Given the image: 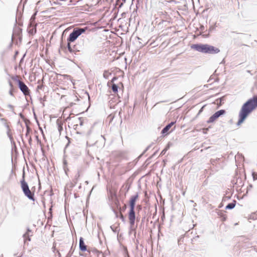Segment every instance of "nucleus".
I'll return each mask as SVG.
<instances>
[{
	"label": "nucleus",
	"mask_w": 257,
	"mask_h": 257,
	"mask_svg": "<svg viewBox=\"0 0 257 257\" xmlns=\"http://www.w3.org/2000/svg\"><path fill=\"white\" fill-rule=\"evenodd\" d=\"M135 208H130L128 212V219L131 226H133L135 223L136 214L135 211Z\"/></svg>",
	"instance_id": "obj_8"
},
{
	"label": "nucleus",
	"mask_w": 257,
	"mask_h": 257,
	"mask_svg": "<svg viewBox=\"0 0 257 257\" xmlns=\"http://www.w3.org/2000/svg\"><path fill=\"white\" fill-rule=\"evenodd\" d=\"M32 230L29 228H28L27 230V232L25 233H24L23 235V237L24 238V241L25 243H26L27 240H28V241L31 240L30 236L32 235Z\"/></svg>",
	"instance_id": "obj_12"
},
{
	"label": "nucleus",
	"mask_w": 257,
	"mask_h": 257,
	"mask_svg": "<svg viewBox=\"0 0 257 257\" xmlns=\"http://www.w3.org/2000/svg\"><path fill=\"white\" fill-rule=\"evenodd\" d=\"M137 208L141 209V205H138L137 206Z\"/></svg>",
	"instance_id": "obj_45"
},
{
	"label": "nucleus",
	"mask_w": 257,
	"mask_h": 257,
	"mask_svg": "<svg viewBox=\"0 0 257 257\" xmlns=\"http://www.w3.org/2000/svg\"><path fill=\"white\" fill-rule=\"evenodd\" d=\"M87 28H75L72 32L69 34L68 37L67 39V42H74L77 38L80 36L82 34L84 33Z\"/></svg>",
	"instance_id": "obj_4"
},
{
	"label": "nucleus",
	"mask_w": 257,
	"mask_h": 257,
	"mask_svg": "<svg viewBox=\"0 0 257 257\" xmlns=\"http://www.w3.org/2000/svg\"><path fill=\"white\" fill-rule=\"evenodd\" d=\"M120 218L121 219V220L122 221H125V218H124V216L122 214L120 215Z\"/></svg>",
	"instance_id": "obj_37"
},
{
	"label": "nucleus",
	"mask_w": 257,
	"mask_h": 257,
	"mask_svg": "<svg viewBox=\"0 0 257 257\" xmlns=\"http://www.w3.org/2000/svg\"><path fill=\"white\" fill-rule=\"evenodd\" d=\"M20 115L21 117H23V115L21 113H20Z\"/></svg>",
	"instance_id": "obj_46"
},
{
	"label": "nucleus",
	"mask_w": 257,
	"mask_h": 257,
	"mask_svg": "<svg viewBox=\"0 0 257 257\" xmlns=\"http://www.w3.org/2000/svg\"><path fill=\"white\" fill-rule=\"evenodd\" d=\"M29 26H30V27H32L31 24H29Z\"/></svg>",
	"instance_id": "obj_60"
},
{
	"label": "nucleus",
	"mask_w": 257,
	"mask_h": 257,
	"mask_svg": "<svg viewBox=\"0 0 257 257\" xmlns=\"http://www.w3.org/2000/svg\"><path fill=\"white\" fill-rule=\"evenodd\" d=\"M87 96H88V97L89 98V96L88 93H87Z\"/></svg>",
	"instance_id": "obj_54"
},
{
	"label": "nucleus",
	"mask_w": 257,
	"mask_h": 257,
	"mask_svg": "<svg viewBox=\"0 0 257 257\" xmlns=\"http://www.w3.org/2000/svg\"><path fill=\"white\" fill-rule=\"evenodd\" d=\"M21 187L24 195L30 200L34 201V193L32 192L29 189L28 183L25 180V173H23L22 179L20 181Z\"/></svg>",
	"instance_id": "obj_3"
},
{
	"label": "nucleus",
	"mask_w": 257,
	"mask_h": 257,
	"mask_svg": "<svg viewBox=\"0 0 257 257\" xmlns=\"http://www.w3.org/2000/svg\"><path fill=\"white\" fill-rule=\"evenodd\" d=\"M110 228L111 230L114 232V233H116L118 231L117 227H113V226H111Z\"/></svg>",
	"instance_id": "obj_27"
},
{
	"label": "nucleus",
	"mask_w": 257,
	"mask_h": 257,
	"mask_svg": "<svg viewBox=\"0 0 257 257\" xmlns=\"http://www.w3.org/2000/svg\"><path fill=\"white\" fill-rule=\"evenodd\" d=\"M226 111L224 109H220L215 112L212 114L207 121V123H211L214 122L217 118H218L221 115L224 114Z\"/></svg>",
	"instance_id": "obj_7"
},
{
	"label": "nucleus",
	"mask_w": 257,
	"mask_h": 257,
	"mask_svg": "<svg viewBox=\"0 0 257 257\" xmlns=\"http://www.w3.org/2000/svg\"><path fill=\"white\" fill-rule=\"evenodd\" d=\"M169 148V146H167L165 149H164L162 151V152H161V155H164V154L166 153V152L167 150L168 149V148Z\"/></svg>",
	"instance_id": "obj_31"
},
{
	"label": "nucleus",
	"mask_w": 257,
	"mask_h": 257,
	"mask_svg": "<svg viewBox=\"0 0 257 257\" xmlns=\"http://www.w3.org/2000/svg\"><path fill=\"white\" fill-rule=\"evenodd\" d=\"M205 107V105L203 106L201 109L199 110L196 116H198L203 110V108Z\"/></svg>",
	"instance_id": "obj_34"
},
{
	"label": "nucleus",
	"mask_w": 257,
	"mask_h": 257,
	"mask_svg": "<svg viewBox=\"0 0 257 257\" xmlns=\"http://www.w3.org/2000/svg\"><path fill=\"white\" fill-rule=\"evenodd\" d=\"M13 88H11V89L9 91V94L11 95V96H14V94H13Z\"/></svg>",
	"instance_id": "obj_35"
},
{
	"label": "nucleus",
	"mask_w": 257,
	"mask_h": 257,
	"mask_svg": "<svg viewBox=\"0 0 257 257\" xmlns=\"http://www.w3.org/2000/svg\"><path fill=\"white\" fill-rule=\"evenodd\" d=\"M37 30H36V26L34 27H33L31 29L29 30V34L31 35H34L36 33Z\"/></svg>",
	"instance_id": "obj_21"
},
{
	"label": "nucleus",
	"mask_w": 257,
	"mask_h": 257,
	"mask_svg": "<svg viewBox=\"0 0 257 257\" xmlns=\"http://www.w3.org/2000/svg\"><path fill=\"white\" fill-rule=\"evenodd\" d=\"M111 74V72H109V71L105 70L103 72V77L105 79H108L109 75H110Z\"/></svg>",
	"instance_id": "obj_20"
},
{
	"label": "nucleus",
	"mask_w": 257,
	"mask_h": 257,
	"mask_svg": "<svg viewBox=\"0 0 257 257\" xmlns=\"http://www.w3.org/2000/svg\"><path fill=\"white\" fill-rule=\"evenodd\" d=\"M85 183H86V184H88V181H85Z\"/></svg>",
	"instance_id": "obj_53"
},
{
	"label": "nucleus",
	"mask_w": 257,
	"mask_h": 257,
	"mask_svg": "<svg viewBox=\"0 0 257 257\" xmlns=\"http://www.w3.org/2000/svg\"><path fill=\"white\" fill-rule=\"evenodd\" d=\"M236 201V200H234L233 202L228 203L226 206H225V209H232L234 208L235 206Z\"/></svg>",
	"instance_id": "obj_17"
},
{
	"label": "nucleus",
	"mask_w": 257,
	"mask_h": 257,
	"mask_svg": "<svg viewBox=\"0 0 257 257\" xmlns=\"http://www.w3.org/2000/svg\"><path fill=\"white\" fill-rule=\"evenodd\" d=\"M35 19V14L33 15L31 18V21H34Z\"/></svg>",
	"instance_id": "obj_39"
},
{
	"label": "nucleus",
	"mask_w": 257,
	"mask_h": 257,
	"mask_svg": "<svg viewBox=\"0 0 257 257\" xmlns=\"http://www.w3.org/2000/svg\"><path fill=\"white\" fill-rule=\"evenodd\" d=\"M117 79V77H113L112 78V79H111V81L109 82L108 83V84H109V83H114V81H115L116 79Z\"/></svg>",
	"instance_id": "obj_33"
},
{
	"label": "nucleus",
	"mask_w": 257,
	"mask_h": 257,
	"mask_svg": "<svg viewBox=\"0 0 257 257\" xmlns=\"http://www.w3.org/2000/svg\"><path fill=\"white\" fill-rule=\"evenodd\" d=\"M101 136V137H103V138L104 139V137H103V136Z\"/></svg>",
	"instance_id": "obj_59"
},
{
	"label": "nucleus",
	"mask_w": 257,
	"mask_h": 257,
	"mask_svg": "<svg viewBox=\"0 0 257 257\" xmlns=\"http://www.w3.org/2000/svg\"><path fill=\"white\" fill-rule=\"evenodd\" d=\"M129 188H130V186H128V187H126V189L127 190L129 189Z\"/></svg>",
	"instance_id": "obj_49"
},
{
	"label": "nucleus",
	"mask_w": 257,
	"mask_h": 257,
	"mask_svg": "<svg viewBox=\"0 0 257 257\" xmlns=\"http://www.w3.org/2000/svg\"><path fill=\"white\" fill-rule=\"evenodd\" d=\"M71 43L72 42H67V48L69 52L72 53V47L71 46Z\"/></svg>",
	"instance_id": "obj_22"
},
{
	"label": "nucleus",
	"mask_w": 257,
	"mask_h": 257,
	"mask_svg": "<svg viewBox=\"0 0 257 257\" xmlns=\"http://www.w3.org/2000/svg\"><path fill=\"white\" fill-rule=\"evenodd\" d=\"M80 176L79 172L78 171L77 173V174L75 175V178L74 180H73L74 184L72 185V187H74L77 182L78 179Z\"/></svg>",
	"instance_id": "obj_18"
},
{
	"label": "nucleus",
	"mask_w": 257,
	"mask_h": 257,
	"mask_svg": "<svg viewBox=\"0 0 257 257\" xmlns=\"http://www.w3.org/2000/svg\"><path fill=\"white\" fill-rule=\"evenodd\" d=\"M92 128L93 126H91L89 130L86 132L83 129L79 126L77 123L74 125V129L76 131V134L82 135L87 137H88L91 135Z\"/></svg>",
	"instance_id": "obj_6"
},
{
	"label": "nucleus",
	"mask_w": 257,
	"mask_h": 257,
	"mask_svg": "<svg viewBox=\"0 0 257 257\" xmlns=\"http://www.w3.org/2000/svg\"><path fill=\"white\" fill-rule=\"evenodd\" d=\"M72 249V246L71 247V249L69 251V252L67 254L66 257H71V256L72 255V252H71Z\"/></svg>",
	"instance_id": "obj_32"
},
{
	"label": "nucleus",
	"mask_w": 257,
	"mask_h": 257,
	"mask_svg": "<svg viewBox=\"0 0 257 257\" xmlns=\"http://www.w3.org/2000/svg\"><path fill=\"white\" fill-rule=\"evenodd\" d=\"M223 97H221V98H220V102H221V101H223Z\"/></svg>",
	"instance_id": "obj_43"
},
{
	"label": "nucleus",
	"mask_w": 257,
	"mask_h": 257,
	"mask_svg": "<svg viewBox=\"0 0 257 257\" xmlns=\"http://www.w3.org/2000/svg\"><path fill=\"white\" fill-rule=\"evenodd\" d=\"M0 120L1 121L3 125L7 128V135L9 138L10 140H11V141L12 142L13 140V138L12 135L10 134L11 130L8 123L7 122V119L4 118H1L0 119Z\"/></svg>",
	"instance_id": "obj_9"
},
{
	"label": "nucleus",
	"mask_w": 257,
	"mask_h": 257,
	"mask_svg": "<svg viewBox=\"0 0 257 257\" xmlns=\"http://www.w3.org/2000/svg\"><path fill=\"white\" fill-rule=\"evenodd\" d=\"M176 123V121H171L170 123L166 125L162 130L161 134L165 136L169 134V131L171 127Z\"/></svg>",
	"instance_id": "obj_10"
},
{
	"label": "nucleus",
	"mask_w": 257,
	"mask_h": 257,
	"mask_svg": "<svg viewBox=\"0 0 257 257\" xmlns=\"http://www.w3.org/2000/svg\"><path fill=\"white\" fill-rule=\"evenodd\" d=\"M79 249L82 251H87V246L85 245L83 238L81 237L79 238Z\"/></svg>",
	"instance_id": "obj_13"
},
{
	"label": "nucleus",
	"mask_w": 257,
	"mask_h": 257,
	"mask_svg": "<svg viewBox=\"0 0 257 257\" xmlns=\"http://www.w3.org/2000/svg\"><path fill=\"white\" fill-rule=\"evenodd\" d=\"M123 5V3L121 4L120 7H121Z\"/></svg>",
	"instance_id": "obj_50"
},
{
	"label": "nucleus",
	"mask_w": 257,
	"mask_h": 257,
	"mask_svg": "<svg viewBox=\"0 0 257 257\" xmlns=\"http://www.w3.org/2000/svg\"><path fill=\"white\" fill-rule=\"evenodd\" d=\"M23 58H22L20 62H22L23 61Z\"/></svg>",
	"instance_id": "obj_52"
},
{
	"label": "nucleus",
	"mask_w": 257,
	"mask_h": 257,
	"mask_svg": "<svg viewBox=\"0 0 257 257\" xmlns=\"http://www.w3.org/2000/svg\"><path fill=\"white\" fill-rule=\"evenodd\" d=\"M139 197V194L137 193L136 195L132 196L130 200V208H135L136 202Z\"/></svg>",
	"instance_id": "obj_11"
},
{
	"label": "nucleus",
	"mask_w": 257,
	"mask_h": 257,
	"mask_svg": "<svg viewBox=\"0 0 257 257\" xmlns=\"http://www.w3.org/2000/svg\"><path fill=\"white\" fill-rule=\"evenodd\" d=\"M87 251L89 252L91 256H92L91 254L92 253L93 255H96L97 256H99V254H101L102 256L104 257L102 252L99 251L95 248H93L91 249L89 248L88 250H87Z\"/></svg>",
	"instance_id": "obj_15"
},
{
	"label": "nucleus",
	"mask_w": 257,
	"mask_h": 257,
	"mask_svg": "<svg viewBox=\"0 0 257 257\" xmlns=\"http://www.w3.org/2000/svg\"><path fill=\"white\" fill-rule=\"evenodd\" d=\"M151 145H149L146 148V149L144 151V152H143V153L140 155V157L142 156L143 154H144L150 148H151Z\"/></svg>",
	"instance_id": "obj_30"
},
{
	"label": "nucleus",
	"mask_w": 257,
	"mask_h": 257,
	"mask_svg": "<svg viewBox=\"0 0 257 257\" xmlns=\"http://www.w3.org/2000/svg\"><path fill=\"white\" fill-rule=\"evenodd\" d=\"M129 188H130V186H128V187H126V189L127 190L129 189Z\"/></svg>",
	"instance_id": "obj_48"
},
{
	"label": "nucleus",
	"mask_w": 257,
	"mask_h": 257,
	"mask_svg": "<svg viewBox=\"0 0 257 257\" xmlns=\"http://www.w3.org/2000/svg\"><path fill=\"white\" fill-rule=\"evenodd\" d=\"M84 120L85 119L83 117H78L75 120V122L77 123L79 126L82 128L83 126H85Z\"/></svg>",
	"instance_id": "obj_14"
},
{
	"label": "nucleus",
	"mask_w": 257,
	"mask_h": 257,
	"mask_svg": "<svg viewBox=\"0 0 257 257\" xmlns=\"http://www.w3.org/2000/svg\"><path fill=\"white\" fill-rule=\"evenodd\" d=\"M2 116V114L0 113V117Z\"/></svg>",
	"instance_id": "obj_56"
},
{
	"label": "nucleus",
	"mask_w": 257,
	"mask_h": 257,
	"mask_svg": "<svg viewBox=\"0 0 257 257\" xmlns=\"http://www.w3.org/2000/svg\"><path fill=\"white\" fill-rule=\"evenodd\" d=\"M124 3L125 2L126 0H122Z\"/></svg>",
	"instance_id": "obj_51"
},
{
	"label": "nucleus",
	"mask_w": 257,
	"mask_h": 257,
	"mask_svg": "<svg viewBox=\"0 0 257 257\" xmlns=\"http://www.w3.org/2000/svg\"><path fill=\"white\" fill-rule=\"evenodd\" d=\"M56 124L58 127V130L59 132L60 135L61 134V132L63 131V123L62 120L60 118H58L56 120Z\"/></svg>",
	"instance_id": "obj_16"
},
{
	"label": "nucleus",
	"mask_w": 257,
	"mask_h": 257,
	"mask_svg": "<svg viewBox=\"0 0 257 257\" xmlns=\"http://www.w3.org/2000/svg\"><path fill=\"white\" fill-rule=\"evenodd\" d=\"M257 107V95L249 99L242 106L239 112L237 126L242 124L248 115Z\"/></svg>",
	"instance_id": "obj_1"
},
{
	"label": "nucleus",
	"mask_w": 257,
	"mask_h": 257,
	"mask_svg": "<svg viewBox=\"0 0 257 257\" xmlns=\"http://www.w3.org/2000/svg\"><path fill=\"white\" fill-rule=\"evenodd\" d=\"M12 79L17 82L19 88L23 93L24 95L27 96L30 95V89L24 83V82L18 78V76L13 77Z\"/></svg>",
	"instance_id": "obj_5"
},
{
	"label": "nucleus",
	"mask_w": 257,
	"mask_h": 257,
	"mask_svg": "<svg viewBox=\"0 0 257 257\" xmlns=\"http://www.w3.org/2000/svg\"><path fill=\"white\" fill-rule=\"evenodd\" d=\"M219 160V158H216V159H211L210 160V163L212 165H215L217 162Z\"/></svg>",
	"instance_id": "obj_23"
},
{
	"label": "nucleus",
	"mask_w": 257,
	"mask_h": 257,
	"mask_svg": "<svg viewBox=\"0 0 257 257\" xmlns=\"http://www.w3.org/2000/svg\"><path fill=\"white\" fill-rule=\"evenodd\" d=\"M97 1V3H98L100 0H96Z\"/></svg>",
	"instance_id": "obj_47"
},
{
	"label": "nucleus",
	"mask_w": 257,
	"mask_h": 257,
	"mask_svg": "<svg viewBox=\"0 0 257 257\" xmlns=\"http://www.w3.org/2000/svg\"><path fill=\"white\" fill-rule=\"evenodd\" d=\"M111 87V89L113 92H114V93L117 92L118 87V86L116 84L112 83Z\"/></svg>",
	"instance_id": "obj_19"
},
{
	"label": "nucleus",
	"mask_w": 257,
	"mask_h": 257,
	"mask_svg": "<svg viewBox=\"0 0 257 257\" xmlns=\"http://www.w3.org/2000/svg\"><path fill=\"white\" fill-rule=\"evenodd\" d=\"M18 31V35H20L22 33V29L19 28H16L14 30L15 33H16V31Z\"/></svg>",
	"instance_id": "obj_26"
},
{
	"label": "nucleus",
	"mask_w": 257,
	"mask_h": 257,
	"mask_svg": "<svg viewBox=\"0 0 257 257\" xmlns=\"http://www.w3.org/2000/svg\"><path fill=\"white\" fill-rule=\"evenodd\" d=\"M9 85L11 87V88H13V84L12 83V82L11 81H9Z\"/></svg>",
	"instance_id": "obj_41"
},
{
	"label": "nucleus",
	"mask_w": 257,
	"mask_h": 257,
	"mask_svg": "<svg viewBox=\"0 0 257 257\" xmlns=\"http://www.w3.org/2000/svg\"><path fill=\"white\" fill-rule=\"evenodd\" d=\"M8 107L13 112H14V106L11 104L8 105Z\"/></svg>",
	"instance_id": "obj_29"
},
{
	"label": "nucleus",
	"mask_w": 257,
	"mask_h": 257,
	"mask_svg": "<svg viewBox=\"0 0 257 257\" xmlns=\"http://www.w3.org/2000/svg\"><path fill=\"white\" fill-rule=\"evenodd\" d=\"M126 208V205L124 206V207H123V208Z\"/></svg>",
	"instance_id": "obj_57"
},
{
	"label": "nucleus",
	"mask_w": 257,
	"mask_h": 257,
	"mask_svg": "<svg viewBox=\"0 0 257 257\" xmlns=\"http://www.w3.org/2000/svg\"><path fill=\"white\" fill-rule=\"evenodd\" d=\"M230 198V197L225 196V197H223V201H225V200H226V199H229Z\"/></svg>",
	"instance_id": "obj_40"
},
{
	"label": "nucleus",
	"mask_w": 257,
	"mask_h": 257,
	"mask_svg": "<svg viewBox=\"0 0 257 257\" xmlns=\"http://www.w3.org/2000/svg\"><path fill=\"white\" fill-rule=\"evenodd\" d=\"M28 142H29V144L31 145L32 142V139L31 137H29Z\"/></svg>",
	"instance_id": "obj_36"
},
{
	"label": "nucleus",
	"mask_w": 257,
	"mask_h": 257,
	"mask_svg": "<svg viewBox=\"0 0 257 257\" xmlns=\"http://www.w3.org/2000/svg\"><path fill=\"white\" fill-rule=\"evenodd\" d=\"M252 175L254 180H257V173L253 172L252 173Z\"/></svg>",
	"instance_id": "obj_28"
},
{
	"label": "nucleus",
	"mask_w": 257,
	"mask_h": 257,
	"mask_svg": "<svg viewBox=\"0 0 257 257\" xmlns=\"http://www.w3.org/2000/svg\"><path fill=\"white\" fill-rule=\"evenodd\" d=\"M199 235H197V236H195L194 237H193V238L192 239V240H195L196 238H199Z\"/></svg>",
	"instance_id": "obj_42"
},
{
	"label": "nucleus",
	"mask_w": 257,
	"mask_h": 257,
	"mask_svg": "<svg viewBox=\"0 0 257 257\" xmlns=\"http://www.w3.org/2000/svg\"><path fill=\"white\" fill-rule=\"evenodd\" d=\"M37 88H38V89H41L42 88V86L38 85Z\"/></svg>",
	"instance_id": "obj_44"
},
{
	"label": "nucleus",
	"mask_w": 257,
	"mask_h": 257,
	"mask_svg": "<svg viewBox=\"0 0 257 257\" xmlns=\"http://www.w3.org/2000/svg\"><path fill=\"white\" fill-rule=\"evenodd\" d=\"M31 131V130L30 127L28 126H27L26 133V135H25L26 137H28Z\"/></svg>",
	"instance_id": "obj_24"
},
{
	"label": "nucleus",
	"mask_w": 257,
	"mask_h": 257,
	"mask_svg": "<svg viewBox=\"0 0 257 257\" xmlns=\"http://www.w3.org/2000/svg\"><path fill=\"white\" fill-rule=\"evenodd\" d=\"M191 48L203 53L217 54L220 52L218 48L208 44H196L191 46Z\"/></svg>",
	"instance_id": "obj_2"
},
{
	"label": "nucleus",
	"mask_w": 257,
	"mask_h": 257,
	"mask_svg": "<svg viewBox=\"0 0 257 257\" xmlns=\"http://www.w3.org/2000/svg\"><path fill=\"white\" fill-rule=\"evenodd\" d=\"M63 163L64 168H65V166L67 165V163L66 160H63Z\"/></svg>",
	"instance_id": "obj_38"
},
{
	"label": "nucleus",
	"mask_w": 257,
	"mask_h": 257,
	"mask_svg": "<svg viewBox=\"0 0 257 257\" xmlns=\"http://www.w3.org/2000/svg\"><path fill=\"white\" fill-rule=\"evenodd\" d=\"M80 51V50H79L77 48V46L76 45H74L73 47H72V53L73 52H79Z\"/></svg>",
	"instance_id": "obj_25"
},
{
	"label": "nucleus",
	"mask_w": 257,
	"mask_h": 257,
	"mask_svg": "<svg viewBox=\"0 0 257 257\" xmlns=\"http://www.w3.org/2000/svg\"><path fill=\"white\" fill-rule=\"evenodd\" d=\"M18 52L17 51V52H16V54H18Z\"/></svg>",
	"instance_id": "obj_61"
},
{
	"label": "nucleus",
	"mask_w": 257,
	"mask_h": 257,
	"mask_svg": "<svg viewBox=\"0 0 257 257\" xmlns=\"http://www.w3.org/2000/svg\"><path fill=\"white\" fill-rule=\"evenodd\" d=\"M126 208V205L124 206V207H123V208Z\"/></svg>",
	"instance_id": "obj_58"
},
{
	"label": "nucleus",
	"mask_w": 257,
	"mask_h": 257,
	"mask_svg": "<svg viewBox=\"0 0 257 257\" xmlns=\"http://www.w3.org/2000/svg\"><path fill=\"white\" fill-rule=\"evenodd\" d=\"M72 2H73V0L70 1V3H72Z\"/></svg>",
	"instance_id": "obj_55"
}]
</instances>
